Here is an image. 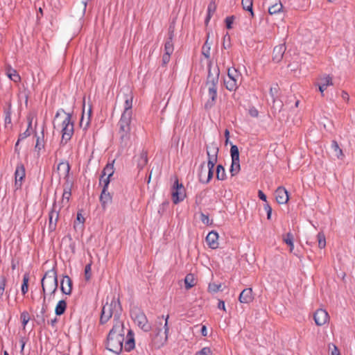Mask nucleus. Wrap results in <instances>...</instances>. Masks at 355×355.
Returning <instances> with one entry per match:
<instances>
[{
  "mask_svg": "<svg viewBox=\"0 0 355 355\" xmlns=\"http://www.w3.org/2000/svg\"><path fill=\"white\" fill-rule=\"evenodd\" d=\"M53 127L55 129H60L62 132L61 144H67L71 139L74 132L71 115L62 109L59 110L53 120Z\"/></svg>",
  "mask_w": 355,
  "mask_h": 355,
  "instance_id": "obj_1",
  "label": "nucleus"
},
{
  "mask_svg": "<svg viewBox=\"0 0 355 355\" xmlns=\"http://www.w3.org/2000/svg\"><path fill=\"white\" fill-rule=\"evenodd\" d=\"M168 318V315H166L165 318L164 315L162 318H158L153 328L152 340L157 347L163 346L167 342L169 331Z\"/></svg>",
  "mask_w": 355,
  "mask_h": 355,
  "instance_id": "obj_2",
  "label": "nucleus"
},
{
  "mask_svg": "<svg viewBox=\"0 0 355 355\" xmlns=\"http://www.w3.org/2000/svg\"><path fill=\"white\" fill-rule=\"evenodd\" d=\"M219 73V69L217 67H212L211 64H209L206 87L208 88V96L209 99L205 104V107L207 109L212 107L216 98Z\"/></svg>",
  "mask_w": 355,
  "mask_h": 355,
  "instance_id": "obj_3",
  "label": "nucleus"
},
{
  "mask_svg": "<svg viewBox=\"0 0 355 355\" xmlns=\"http://www.w3.org/2000/svg\"><path fill=\"white\" fill-rule=\"evenodd\" d=\"M219 151V148L218 146L212 143L210 145L207 146V155L208 157L207 160V167H208V173L207 177L206 180L203 179L204 175H205V163H202L200 165V171L199 173L200 181L203 182H209V180L213 177V168L218 160V153Z\"/></svg>",
  "mask_w": 355,
  "mask_h": 355,
  "instance_id": "obj_4",
  "label": "nucleus"
},
{
  "mask_svg": "<svg viewBox=\"0 0 355 355\" xmlns=\"http://www.w3.org/2000/svg\"><path fill=\"white\" fill-rule=\"evenodd\" d=\"M121 313V307L119 300L114 297L110 302L107 299V302L102 309L101 322L103 324L106 323L112 316L114 317V319L119 318Z\"/></svg>",
  "mask_w": 355,
  "mask_h": 355,
  "instance_id": "obj_5",
  "label": "nucleus"
},
{
  "mask_svg": "<svg viewBox=\"0 0 355 355\" xmlns=\"http://www.w3.org/2000/svg\"><path fill=\"white\" fill-rule=\"evenodd\" d=\"M42 287L44 293L49 292L50 298L54 296L58 288L57 274L54 270L47 271L42 279Z\"/></svg>",
  "mask_w": 355,
  "mask_h": 355,
  "instance_id": "obj_6",
  "label": "nucleus"
},
{
  "mask_svg": "<svg viewBox=\"0 0 355 355\" xmlns=\"http://www.w3.org/2000/svg\"><path fill=\"white\" fill-rule=\"evenodd\" d=\"M132 116H128V114H121V119L118 123L119 131L121 143L126 145L130 139V123Z\"/></svg>",
  "mask_w": 355,
  "mask_h": 355,
  "instance_id": "obj_7",
  "label": "nucleus"
},
{
  "mask_svg": "<svg viewBox=\"0 0 355 355\" xmlns=\"http://www.w3.org/2000/svg\"><path fill=\"white\" fill-rule=\"evenodd\" d=\"M123 340V335L118 334L112 336L108 335L107 348L118 354L122 351Z\"/></svg>",
  "mask_w": 355,
  "mask_h": 355,
  "instance_id": "obj_8",
  "label": "nucleus"
},
{
  "mask_svg": "<svg viewBox=\"0 0 355 355\" xmlns=\"http://www.w3.org/2000/svg\"><path fill=\"white\" fill-rule=\"evenodd\" d=\"M131 316L137 326L144 331H149L151 327L148 322L145 314L140 310H134L131 312Z\"/></svg>",
  "mask_w": 355,
  "mask_h": 355,
  "instance_id": "obj_9",
  "label": "nucleus"
},
{
  "mask_svg": "<svg viewBox=\"0 0 355 355\" xmlns=\"http://www.w3.org/2000/svg\"><path fill=\"white\" fill-rule=\"evenodd\" d=\"M185 197V191L183 185L176 180L172 189V200L175 204L182 201Z\"/></svg>",
  "mask_w": 355,
  "mask_h": 355,
  "instance_id": "obj_10",
  "label": "nucleus"
},
{
  "mask_svg": "<svg viewBox=\"0 0 355 355\" xmlns=\"http://www.w3.org/2000/svg\"><path fill=\"white\" fill-rule=\"evenodd\" d=\"M313 319L317 325H323L329 320L328 313L324 309H318L314 313Z\"/></svg>",
  "mask_w": 355,
  "mask_h": 355,
  "instance_id": "obj_11",
  "label": "nucleus"
},
{
  "mask_svg": "<svg viewBox=\"0 0 355 355\" xmlns=\"http://www.w3.org/2000/svg\"><path fill=\"white\" fill-rule=\"evenodd\" d=\"M46 130V125L44 123L42 126V130L40 134H35L36 137V144L35 146V149L40 153V152L44 148L45 146V139H44V131Z\"/></svg>",
  "mask_w": 355,
  "mask_h": 355,
  "instance_id": "obj_12",
  "label": "nucleus"
},
{
  "mask_svg": "<svg viewBox=\"0 0 355 355\" xmlns=\"http://www.w3.org/2000/svg\"><path fill=\"white\" fill-rule=\"evenodd\" d=\"M275 196L279 204H286L289 199L287 190L282 187L277 189L275 193Z\"/></svg>",
  "mask_w": 355,
  "mask_h": 355,
  "instance_id": "obj_13",
  "label": "nucleus"
},
{
  "mask_svg": "<svg viewBox=\"0 0 355 355\" xmlns=\"http://www.w3.org/2000/svg\"><path fill=\"white\" fill-rule=\"evenodd\" d=\"M15 187L17 189H19L21 186V182L25 176V169L21 164H19L15 170Z\"/></svg>",
  "mask_w": 355,
  "mask_h": 355,
  "instance_id": "obj_14",
  "label": "nucleus"
},
{
  "mask_svg": "<svg viewBox=\"0 0 355 355\" xmlns=\"http://www.w3.org/2000/svg\"><path fill=\"white\" fill-rule=\"evenodd\" d=\"M124 110L122 114H128V116L132 115V107L133 96L131 92L128 91L127 94H124Z\"/></svg>",
  "mask_w": 355,
  "mask_h": 355,
  "instance_id": "obj_15",
  "label": "nucleus"
},
{
  "mask_svg": "<svg viewBox=\"0 0 355 355\" xmlns=\"http://www.w3.org/2000/svg\"><path fill=\"white\" fill-rule=\"evenodd\" d=\"M286 47L284 44L276 46L273 49L272 60L275 62H279L286 51Z\"/></svg>",
  "mask_w": 355,
  "mask_h": 355,
  "instance_id": "obj_16",
  "label": "nucleus"
},
{
  "mask_svg": "<svg viewBox=\"0 0 355 355\" xmlns=\"http://www.w3.org/2000/svg\"><path fill=\"white\" fill-rule=\"evenodd\" d=\"M218 234L214 231L210 232L206 237L207 243L211 249H216L218 247Z\"/></svg>",
  "mask_w": 355,
  "mask_h": 355,
  "instance_id": "obj_17",
  "label": "nucleus"
},
{
  "mask_svg": "<svg viewBox=\"0 0 355 355\" xmlns=\"http://www.w3.org/2000/svg\"><path fill=\"white\" fill-rule=\"evenodd\" d=\"M252 290L250 288L244 289L240 294L239 300L241 303L248 304L253 300Z\"/></svg>",
  "mask_w": 355,
  "mask_h": 355,
  "instance_id": "obj_18",
  "label": "nucleus"
},
{
  "mask_svg": "<svg viewBox=\"0 0 355 355\" xmlns=\"http://www.w3.org/2000/svg\"><path fill=\"white\" fill-rule=\"evenodd\" d=\"M71 284V280L69 276L63 277L60 286L62 292L65 295H70L72 289Z\"/></svg>",
  "mask_w": 355,
  "mask_h": 355,
  "instance_id": "obj_19",
  "label": "nucleus"
},
{
  "mask_svg": "<svg viewBox=\"0 0 355 355\" xmlns=\"http://www.w3.org/2000/svg\"><path fill=\"white\" fill-rule=\"evenodd\" d=\"M114 320L115 321V323L112 329L110 330L109 335H111V336L118 334L123 335V324L122 321L120 320V318L114 319Z\"/></svg>",
  "mask_w": 355,
  "mask_h": 355,
  "instance_id": "obj_20",
  "label": "nucleus"
},
{
  "mask_svg": "<svg viewBox=\"0 0 355 355\" xmlns=\"http://www.w3.org/2000/svg\"><path fill=\"white\" fill-rule=\"evenodd\" d=\"M112 196L107 190L103 189L100 196V202L103 209H105L106 207L112 202Z\"/></svg>",
  "mask_w": 355,
  "mask_h": 355,
  "instance_id": "obj_21",
  "label": "nucleus"
},
{
  "mask_svg": "<svg viewBox=\"0 0 355 355\" xmlns=\"http://www.w3.org/2000/svg\"><path fill=\"white\" fill-rule=\"evenodd\" d=\"M58 171H59L60 176L63 177L64 179L67 178L70 171V166L69 163L60 162L58 165Z\"/></svg>",
  "mask_w": 355,
  "mask_h": 355,
  "instance_id": "obj_22",
  "label": "nucleus"
},
{
  "mask_svg": "<svg viewBox=\"0 0 355 355\" xmlns=\"http://www.w3.org/2000/svg\"><path fill=\"white\" fill-rule=\"evenodd\" d=\"M92 116V108L89 107L87 111V119L85 120V109L83 110V115L80 119V125L83 129H87L90 123V118Z\"/></svg>",
  "mask_w": 355,
  "mask_h": 355,
  "instance_id": "obj_23",
  "label": "nucleus"
},
{
  "mask_svg": "<svg viewBox=\"0 0 355 355\" xmlns=\"http://www.w3.org/2000/svg\"><path fill=\"white\" fill-rule=\"evenodd\" d=\"M332 80L329 76H326L320 78V82L318 83V87L320 92L322 94L324 91L327 89L329 85H331Z\"/></svg>",
  "mask_w": 355,
  "mask_h": 355,
  "instance_id": "obj_24",
  "label": "nucleus"
},
{
  "mask_svg": "<svg viewBox=\"0 0 355 355\" xmlns=\"http://www.w3.org/2000/svg\"><path fill=\"white\" fill-rule=\"evenodd\" d=\"M58 219V212L55 210H52L49 214V230L53 231L55 229L56 223Z\"/></svg>",
  "mask_w": 355,
  "mask_h": 355,
  "instance_id": "obj_25",
  "label": "nucleus"
},
{
  "mask_svg": "<svg viewBox=\"0 0 355 355\" xmlns=\"http://www.w3.org/2000/svg\"><path fill=\"white\" fill-rule=\"evenodd\" d=\"M136 162L137 163V166L139 168H143L148 162L147 153L144 151H142L137 157Z\"/></svg>",
  "mask_w": 355,
  "mask_h": 355,
  "instance_id": "obj_26",
  "label": "nucleus"
},
{
  "mask_svg": "<svg viewBox=\"0 0 355 355\" xmlns=\"http://www.w3.org/2000/svg\"><path fill=\"white\" fill-rule=\"evenodd\" d=\"M241 77V73L236 69L232 68L228 69L227 79L232 80L238 83Z\"/></svg>",
  "mask_w": 355,
  "mask_h": 355,
  "instance_id": "obj_27",
  "label": "nucleus"
},
{
  "mask_svg": "<svg viewBox=\"0 0 355 355\" xmlns=\"http://www.w3.org/2000/svg\"><path fill=\"white\" fill-rule=\"evenodd\" d=\"M6 74L8 77L15 83H18L21 80L20 76L18 74L17 71L11 67H9L7 69Z\"/></svg>",
  "mask_w": 355,
  "mask_h": 355,
  "instance_id": "obj_28",
  "label": "nucleus"
},
{
  "mask_svg": "<svg viewBox=\"0 0 355 355\" xmlns=\"http://www.w3.org/2000/svg\"><path fill=\"white\" fill-rule=\"evenodd\" d=\"M85 223V218L80 212L77 214L76 220L74 222L73 227L76 230H82L83 229V224Z\"/></svg>",
  "mask_w": 355,
  "mask_h": 355,
  "instance_id": "obj_29",
  "label": "nucleus"
},
{
  "mask_svg": "<svg viewBox=\"0 0 355 355\" xmlns=\"http://www.w3.org/2000/svg\"><path fill=\"white\" fill-rule=\"evenodd\" d=\"M240 169H241V166H240L239 159H236V160L232 159V164H231L230 170L232 176H234L236 174H238Z\"/></svg>",
  "mask_w": 355,
  "mask_h": 355,
  "instance_id": "obj_30",
  "label": "nucleus"
},
{
  "mask_svg": "<svg viewBox=\"0 0 355 355\" xmlns=\"http://www.w3.org/2000/svg\"><path fill=\"white\" fill-rule=\"evenodd\" d=\"M67 308V303L64 300H60L55 309V313L57 315L63 314Z\"/></svg>",
  "mask_w": 355,
  "mask_h": 355,
  "instance_id": "obj_31",
  "label": "nucleus"
},
{
  "mask_svg": "<svg viewBox=\"0 0 355 355\" xmlns=\"http://www.w3.org/2000/svg\"><path fill=\"white\" fill-rule=\"evenodd\" d=\"M282 9L283 6L280 2L275 3V4L272 5L268 8V12L270 13V15H272L279 14L282 11Z\"/></svg>",
  "mask_w": 355,
  "mask_h": 355,
  "instance_id": "obj_32",
  "label": "nucleus"
},
{
  "mask_svg": "<svg viewBox=\"0 0 355 355\" xmlns=\"http://www.w3.org/2000/svg\"><path fill=\"white\" fill-rule=\"evenodd\" d=\"M283 240L285 242V243L288 245V246H289V250L291 252H292L294 249L293 235L291 233L288 232L284 236Z\"/></svg>",
  "mask_w": 355,
  "mask_h": 355,
  "instance_id": "obj_33",
  "label": "nucleus"
},
{
  "mask_svg": "<svg viewBox=\"0 0 355 355\" xmlns=\"http://www.w3.org/2000/svg\"><path fill=\"white\" fill-rule=\"evenodd\" d=\"M174 51L173 44L172 42V35L166 41L164 44V53L171 55Z\"/></svg>",
  "mask_w": 355,
  "mask_h": 355,
  "instance_id": "obj_34",
  "label": "nucleus"
},
{
  "mask_svg": "<svg viewBox=\"0 0 355 355\" xmlns=\"http://www.w3.org/2000/svg\"><path fill=\"white\" fill-rule=\"evenodd\" d=\"M331 147L334 151V155L337 157L338 159L341 158L343 156V150L339 147L337 141H332Z\"/></svg>",
  "mask_w": 355,
  "mask_h": 355,
  "instance_id": "obj_35",
  "label": "nucleus"
},
{
  "mask_svg": "<svg viewBox=\"0 0 355 355\" xmlns=\"http://www.w3.org/2000/svg\"><path fill=\"white\" fill-rule=\"evenodd\" d=\"M184 284L187 289H189L195 285V279L192 274H188L185 277Z\"/></svg>",
  "mask_w": 355,
  "mask_h": 355,
  "instance_id": "obj_36",
  "label": "nucleus"
},
{
  "mask_svg": "<svg viewBox=\"0 0 355 355\" xmlns=\"http://www.w3.org/2000/svg\"><path fill=\"white\" fill-rule=\"evenodd\" d=\"M216 178L219 180H223L226 178L225 170L220 164L218 165L216 167Z\"/></svg>",
  "mask_w": 355,
  "mask_h": 355,
  "instance_id": "obj_37",
  "label": "nucleus"
},
{
  "mask_svg": "<svg viewBox=\"0 0 355 355\" xmlns=\"http://www.w3.org/2000/svg\"><path fill=\"white\" fill-rule=\"evenodd\" d=\"M225 85L226 88L230 91H234L238 87V83L227 78L225 79Z\"/></svg>",
  "mask_w": 355,
  "mask_h": 355,
  "instance_id": "obj_38",
  "label": "nucleus"
},
{
  "mask_svg": "<svg viewBox=\"0 0 355 355\" xmlns=\"http://www.w3.org/2000/svg\"><path fill=\"white\" fill-rule=\"evenodd\" d=\"M113 173H114V165H113V164H108L104 168V169L102 172V175L111 177V176H112Z\"/></svg>",
  "mask_w": 355,
  "mask_h": 355,
  "instance_id": "obj_39",
  "label": "nucleus"
},
{
  "mask_svg": "<svg viewBox=\"0 0 355 355\" xmlns=\"http://www.w3.org/2000/svg\"><path fill=\"white\" fill-rule=\"evenodd\" d=\"M28 281L29 277L28 274H25L23 276V283L21 285V293L23 295H25L28 291Z\"/></svg>",
  "mask_w": 355,
  "mask_h": 355,
  "instance_id": "obj_40",
  "label": "nucleus"
},
{
  "mask_svg": "<svg viewBox=\"0 0 355 355\" xmlns=\"http://www.w3.org/2000/svg\"><path fill=\"white\" fill-rule=\"evenodd\" d=\"M6 283L7 278L4 275H0V300L2 299L5 293Z\"/></svg>",
  "mask_w": 355,
  "mask_h": 355,
  "instance_id": "obj_41",
  "label": "nucleus"
},
{
  "mask_svg": "<svg viewBox=\"0 0 355 355\" xmlns=\"http://www.w3.org/2000/svg\"><path fill=\"white\" fill-rule=\"evenodd\" d=\"M216 5L214 2H211L207 8V15L205 19L206 23H208L209 20L210 19L211 15L215 12L216 10Z\"/></svg>",
  "mask_w": 355,
  "mask_h": 355,
  "instance_id": "obj_42",
  "label": "nucleus"
},
{
  "mask_svg": "<svg viewBox=\"0 0 355 355\" xmlns=\"http://www.w3.org/2000/svg\"><path fill=\"white\" fill-rule=\"evenodd\" d=\"M33 119V116H28V128L24 132H23L20 135L19 137H20L21 139H24L31 135V132H30L29 129L31 128Z\"/></svg>",
  "mask_w": 355,
  "mask_h": 355,
  "instance_id": "obj_43",
  "label": "nucleus"
},
{
  "mask_svg": "<svg viewBox=\"0 0 355 355\" xmlns=\"http://www.w3.org/2000/svg\"><path fill=\"white\" fill-rule=\"evenodd\" d=\"M242 6L243 9L250 11L252 16H253L252 0H242Z\"/></svg>",
  "mask_w": 355,
  "mask_h": 355,
  "instance_id": "obj_44",
  "label": "nucleus"
},
{
  "mask_svg": "<svg viewBox=\"0 0 355 355\" xmlns=\"http://www.w3.org/2000/svg\"><path fill=\"white\" fill-rule=\"evenodd\" d=\"M230 154L232 159H239V151L238 147L236 145H232L230 148Z\"/></svg>",
  "mask_w": 355,
  "mask_h": 355,
  "instance_id": "obj_45",
  "label": "nucleus"
},
{
  "mask_svg": "<svg viewBox=\"0 0 355 355\" xmlns=\"http://www.w3.org/2000/svg\"><path fill=\"white\" fill-rule=\"evenodd\" d=\"M317 239L318 242V247L321 249L324 248L326 245V239L324 234L318 233L317 236Z\"/></svg>",
  "mask_w": 355,
  "mask_h": 355,
  "instance_id": "obj_46",
  "label": "nucleus"
},
{
  "mask_svg": "<svg viewBox=\"0 0 355 355\" xmlns=\"http://www.w3.org/2000/svg\"><path fill=\"white\" fill-rule=\"evenodd\" d=\"M110 182V177L104 176V175H101V178H100V184L103 185V189L107 190Z\"/></svg>",
  "mask_w": 355,
  "mask_h": 355,
  "instance_id": "obj_47",
  "label": "nucleus"
},
{
  "mask_svg": "<svg viewBox=\"0 0 355 355\" xmlns=\"http://www.w3.org/2000/svg\"><path fill=\"white\" fill-rule=\"evenodd\" d=\"M221 288V284H217L215 283H210L208 286V291L210 293H215L218 291H219Z\"/></svg>",
  "mask_w": 355,
  "mask_h": 355,
  "instance_id": "obj_48",
  "label": "nucleus"
},
{
  "mask_svg": "<svg viewBox=\"0 0 355 355\" xmlns=\"http://www.w3.org/2000/svg\"><path fill=\"white\" fill-rule=\"evenodd\" d=\"M71 196L70 189H65L62 194V202L63 205L67 204Z\"/></svg>",
  "mask_w": 355,
  "mask_h": 355,
  "instance_id": "obj_49",
  "label": "nucleus"
},
{
  "mask_svg": "<svg viewBox=\"0 0 355 355\" xmlns=\"http://www.w3.org/2000/svg\"><path fill=\"white\" fill-rule=\"evenodd\" d=\"M210 45L208 44L207 42L205 43V44L202 46V53L204 55V56L206 58H209L210 55Z\"/></svg>",
  "mask_w": 355,
  "mask_h": 355,
  "instance_id": "obj_50",
  "label": "nucleus"
},
{
  "mask_svg": "<svg viewBox=\"0 0 355 355\" xmlns=\"http://www.w3.org/2000/svg\"><path fill=\"white\" fill-rule=\"evenodd\" d=\"M213 351L210 347H203L201 350L197 352L195 355H212Z\"/></svg>",
  "mask_w": 355,
  "mask_h": 355,
  "instance_id": "obj_51",
  "label": "nucleus"
},
{
  "mask_svg": "<svg viewBox=\"0 0 355 355\" xmlns=\"http://www.w3.org/2000/svg\"><path fill=\"white\" fill-rule=\"evenodd\" d=\"M91 270H92V265L91 263H89L87 265L85 266V279L87 280H89L91 277Z\"/></svg>",
  "mask_w": 355,
  "mask_h": 355,
  "instance_id": "obj_52",
  "label": "nucleus"
},
{
  "mask_svg": "<svg viewBox=\"0 0 355 355\" xmlns=\"http://www.w3.org/2000/svg\"><path fill=\"white\" fill-rule=\"evenodd\" d=\"M329 349L331 350V355H340L339 350L334 344H330L329 345Z\"/></svg>",
  "mask_w": 355,
  "mask_h": 355,
  "instance_id": "obj_53",
  "label": "nucleus"
},
{
  "mask_svg": "<svg viewBox=\"0 0 355 355\" xmlns=\"http://www.w3.org/2000/svg\"><path fill=\"white\" fill-rule=\"evenodd\" d=\"M134 347H135L134 339L132 338H131L126 342L125 347L128 349V350H130L131 349L134 348Z\"/></svg>",
  "mask_w": 355,
  "mask_h": 355,
  "instance_id": "obj_54",
  "label": "nucleus"
},
{
  "mask_svg": "<svg viewBox=\"0 0 355 355\" xmlns=\"http://www.w3.org/2000/svg\"><path fill=\"white\" fill-rule=\"evenodd\" d=\"M264 209H265V210L267 212V218L268 219H270L271 214H272V208H271V207L268 203H266V204L264 205Z\"/></svg>",
  "mask_w": 355,
  "mask_h": 355,
  "instance_id": "obj_55",
  "label": "nucleus"
},
{
  "mask_svg": "<svg viewBox=\"0 0 355 355\" xmlns=\"http://www.w3.org/2000/svg\"><path fill=\"white\" fill-rule=\"evenodd\" d=\"M21 318L22 320V323H23L24 326H25L29 320V317H28V313H25V312L22 313L21 315Z\"/></svg>",
  "mask_w": 355,
  "mask_h": 355,
  "instance_id": "obj_56",
  "label": "nucleus"
},
{
  "mask_svg": "<svg viewBox=\"0 0 355 355\" xmlns=\"http://www.w3.org/2000/svg\"><path fill=\"white\" fill-rule=\"evenodd\" d=\"M248 112H249L250 115L251 116H252V117H257V116H258V115H259V112H258V110H257L255 107H250V108L249 109Z\"/></svg>",
  "mask_w": 355,
  "mask_h": 355,
  "instance_id": "obj_57",
  "label": "nucleus"
},
{
  "mask_svg": "<svg viewBox=\"0 0 355 355\" xmlns=\"http://www.w3.org/2000/svg\"><path fill=\"white\" fill-rule=\"evenodd\" d=\"M234 18L233 17H228L225 19L226 26L228 29L232 28V24H233Z\"/></svg>",
  "mask_w": 355,
  "mask_h": 355,
  "instance_id": "obj_58",
  "label": "nucleus"
},
{
  "mask_svg": "<svg viewBox=\"0 0 355 355\" xmlns=\"http://www.w3.org/2000/svg\"><path fill=\"white\" fill-rule=\"evenodd\" d=\"M47 309H48V304L46 301V296L44 295V299H43V303H42V307L41 312L42 313H44L47 311Z\"/></svg>",
  "mask_w": 355,
  "mask_h": 355,
  "instance_id": "obj_59",
  "label": "nucleus"
},
{
  "mask_svg": "<svg viewBox=\"0 0 355 355\" xmlns=\"http://www.w3.org/2000/svg\"><path fill=\"white\" fill-rule=\"evenodd\" d=\"M200 219L204 224H208L209 222V216L204 214H201Z\"/></svg>",
  "mask_w": 355,
  "mask_h": 355,
  "instance_id": "obj_60",
  "label": "nucleus"
},
{
  "mask_svg": "<svg viewBox=\"0 0 355 355\" xmlns=\"http://www.w3.org/2000/svg\"><path fill=\"white\" fill-rule=\"evenodd\" d=\"M170 57H171V55H168L166 53H164L163 55L162 62H163L164 64L168 63V62L170 61Z\"/></svg>",
  "mask_w": 355,
  "mask_h": 355,
  "instance_id": "obj_61",
  "label": "nucleus"
},
{
  "mask_svg": "<svg viewBox=\"0 0 355 355\" xmlns=\"http://www.w3.org/2000/svg\"><path fill=\"white\" fill-rule=\"evenodd\" d=\"M277 86L270 87V94L273 98H274L275 94H277Z\"/></svg>",
  "mask_w": 355,
  "mask_h": 355,
  "instance_id": "obj_62",
  "label": "nucleus"
},
{
  "mask_svg": "<svg viewBox=\"0 0 355 355\" xmlns=\"http://www.w3.org/2000/svg\"><path fill=\"white\" fill-rule=\"evenodd\" d=\"M218 308L219 309H222L223 311H225V302L223 301V300H219L218 301Z\"/></svg>",
  "mask_w": 355,
  "mask_h": 355,
  "instance_id": "obj_63",
  "label": "nucleus"
},
{
  "mask_svg": "<svg viewBox=\"0 0 355 355\" xmlns=\"http://www.w3.org/2000/svg\"><path fill=\"white\" fill-rule=\"evenodd\" d=\"M258 196L261 200L266 202V196L261 190L258 192Z\"/></svg>",
  "mask_w": 355,
  "mask_h": 355,
  "instance_id": "obj_64",
  "label": "nucleus"
}]
</instances>
